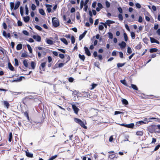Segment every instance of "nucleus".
<instances>
[{"mask_svg": "<svg viewBox=\"0 0 160 160\" xmlns=\"http://www.w3.org/2000/svg\"><path fill=\"white\" fill-rule=\"evenodd\" d=\"M14 61H15V66H18L19 65V63H18V60L15 58L14 59Z\"/></svg>", "mask_w": 160, "mask_h": 160, "instance_id": "obj_53", "label": "nucleus"}, {"mask_svg": "<svg viewBox=\"0 0 160 160\" xmlns=\"http://www.w3.org/2000/svg\"><path fill=\"white\" fill-rule=\"evenodd\" d=\"M131 36L133 39H134L135 38V33L133 32H132L131 33Z\"/></svg>", "mask_w": 160, "mask_h": 160, "instance_id": "obj_58", "label": "nucleus"}, {"mask_svg": "<svg viewBox=\"0 0 160 160\" xmlns=\"http://www.w3.org/2000/svg\"><path fill=\"white\" fill-rule=\"evenodd\" d=\"M120 82L121 83L124 84V85L128 86L127 83L126 82V81L125 79L123 80H121Z\"/></svg>", "mask_w": 160, "mask_h": 160, "instance_id": "obj_49", "label": "nucleus"}, {"mask_svg": "<svg viewBox=\"0 0 160 160\" xmlns=\"http://www.w3.org/2000/svg\"><path fill=\"white\" fill-rule=\"evenodd\" d=\"M35 28L38 30L41 31L42 28L40 26L36 25L35 26Z\"/></svg>", "mask_w": 160, "mask_h": 160, "instance_id": "obj_54", "label": "nucleus"}, {"mask_svg": "<svg viewBox=\"0 0 160 160\" xmlns=\"http://www.w3.org/2000/svg\"><path fill=\"white\" fill-rule=\"evenodd\" d=\"M39 13L42 15H44L45 13L44 10L42 9H39Z\"/></svg>", "mask_w": 160, "mask_h": 160, "instance_id": "obj_35", "label": "nucleus"}, {"mask_svg": "<svg viewBox=\"0 0 160 160\" xmlns=\"http://www.w3.org/2000/svg\"><path fill=\"white\" fill-rule=\"evenodd\" d=\"M74 120L76 122L79 124L81 127L85 129L87 128V127L85 125L83 122L80 119L75 118Z\"/></svg>", "mask_w": 160, "mask_h": 160, "instance_id": "obj_4", "label": "nucleus"}, {"mask_svg": "<svg viewBox=\"0 0 160 160\" xmlns=\"http://www.w3.org/2000/svg\"><path fill=\"white\" fill-rule=\"evenodd\" d=\"M84 48L85 51V54L88 56H90L91 55V54L88 48L86 47H84Z\"/></svg>", "mask_w": 160, "mask_h": 160, "instance_id": "obj_10", "label": "nucleus"}, {"mask_svg": "<svg viewBox=\"0 0 160 160\" xmlns=\"http://www.w3.org/2000/svg\"><path fill=\"white\" fill-rule=\"evenodd\" d=\"M118 18L119 20L120 21H122L123 19V16L121 13H119L118 15Z\"/></svg>", "mask_w": 160, "mask_h": 160, "instance_id": "obj_46", "label": "nucleus"}, {"mask_svg": "<svg viewBox=\"0 0 160 160\" xmlns=\"http://www.w3.org/2000/svg\"><path fill=\"white\" fill-rule=\"evenodd\" d=\"M118 12H120V13H122V9L121 7H119L118 8Z\"/></svg>", "mask_w": 160, "mask_h": 160, "instance_id": "obj_60", "label": "nucleus"}, {"mask_svg": "<svg viewBox=\"0 0 160 160\" xmlns=\"http://www.w3.org/2000/svg\"><path fill=\"white\" fill-rule=\"evenodd\" d=\"M98 85L97 84L93 83L92 85V87L90 88V90H92L94 89Z\"/></svg>", "mask_w": 160, "mask_h": 160, "instance_id": "obj_51", "label": "nucleus"}, {"mask_svg": "<svg viewBox=\"0 0 160 160\" xmlns=\"http://www.w3.org/2000/svg\"><path fill=\"white\" fill-rule=\"evenodd\" d=\"M24 116L26 117L28 120H29V116L28 112L27 111L24 112Z\"/></svg>", "mask_w": 160, "mask_h": 160, "instance_id": "obj_50", "label": "nucleus"}, {"mask_svg": "<svg viewBox=\"0 0 160 160\" xmlns=\"http://www.w3.org/2000/svg\"><path fill=\"white\" fill-rule=\"evenodd\" d=\"M36 8V7L35 5L34 4H32V6H31V8H32V10L34 11L35 9Z\"/></svg>", "mask_w": 160, "mask_h": 160, "instance_id": "obj_63", "label": "nucleus"}, {"mask_svg": "<svg viewBox=\"0 0 160 160\" xmlns=\"http://www.w3.org/2000/svg\"><path fill=\"white\" fill-rule=\"evenodd\" d=\"M136 134L138 136H142L143 134V132L142 131H138L136 132Z\"/></svg>", "mask_w": 160, "mask_h": 160, "instance_id": "obj_27", "label": "nucleus"}, {"mask_svg": "<svg viewBox=\"0 0 160 160\" xmlns=\"http://www.w3.org/2000/svg\"><path fill=\"white\" fill-rule=\"evenodd\" d=\"M65 56L67 57L66 60L65 61V60H63L62 62L63 63H59L58 65V66H57L58 65L57 64H56L55 65V67L56 68H61L64 66V64L67 63L70 60L71 58L70 57L69 55H66Z\"/></svg>", "mask_w": 160, "mask_h": 160, "instance_id": "obj_2", "label": "nucleus"}, {"mask_svg": "<svg viewBox=\"0 0 160 160\" xmlns=\"http://www.w3.org/2000/svg\"><path fill=\"white\" fill-rule=\"evenodd\" d=\"M28 60L26 59H24L23 61V64L26 68H28Z\"/></svg>", "mask_w": 160, "mask_h": 160, "instance_id": "obj_13", "label": "nucleus"}, {"mask_svg": "<svg viewBox=\"0 0 160 160\" xmlns=\"http://www.w3.org/2000/svg\"><path fill=\"white\" fill-rule=\"evenodd\" d=\"M72 107L74 112L76 114H77L79 110V108L75 105L73 104L72 105Z\"/></svg>", "mask_w": 160, "mask_h": 160, "instance_id": "obj_9", "label": "nucleus"}, {"mask_svg": "<svg viewBox=\"0 0 160 160\" xmlns=\"http://www.w3.org/2000/svg\"><path fill=\"white\" fill-rule=\"evenodd\" d=\"M122 104H123L127 105L128 104V101L125 99H122Z\"/></svg>", "mask_w": 160, "mask_h": 160, "instance_id": "obj_29", "label": "nucleus"}, {"mask_svg": "<svg viewBox=\"0 0 160 160\" xmlns=\"http://www.w3.org/2000/svg\"><path fill=\"white\" fill-rule=\"evenodd\" d=\"M59 58L61 59H63L65 57V55L63 54H59Z\"/></svg>", "mask_w": 160, "mask_h": 160, "instance_id": "obj_64", "label": "nucleus"}, {"mask_svg": "<svg viewBox=\"0 0 160 160\" xmlns=\"http://www.w3.org/2000/svg\"><path fill=\"white\" fill-rule=\"evenodd\" d=\"M79 58L83 61H84L85 60V57L84 55H82L80 54L78 55Z\"/></svg>", "mask_w": 160, "mask_h": 160, "instance_id": "obj_28", "label": "nucleus"}, {"mask_svg": "<svg viewBox=\"0 0 160 160\" xmlns=\"http://www.w3.org/2000/svg\"><path fill=\"white\" fill-rule=\"evenodd\" d=\"M107 25L110 26V24L114 23H115V22L113 21H111L110 20H108L107 21Z\"/></svg>", "mask_w": 160, "mask_h": 160, "instance_id": "obj_30", "label": "nucleus"}, {"mask_svg": "<svg viewBox=\"0 0 160 160\" xmlns=\"http://www.w3.org/2000/svg\"><path fill=\"white\" fill-rule=\"evenodd\" d=\"M98 7H97L96 8V10L98 12L100 11V10L101 9L103 8V7L102 5L100 2L98 3Z\"/></svg>", "mask_w": 160, "mask_h": 160, "instance_id": "obj_11", "label": "nucleus"}, {"mask_svg": "<svg viewBox=\"0 0 160 160\" xmlns=\"http://www.w3.org/2000/svg\"><path fill=\"white\" fill-rule=\"evenodd\" d=\"M126 45V43L124 41H122L121 43L119 44V45L122 48H124L125 47Z\"/></svg>", "mask_w": 160, "mask_h": 160, "instance_id": "obj_17", "label": "nucleus"}, {"mask_svg": "<svg viewBox=\"0 0 160 160\" xmlns=\"http://www.w3.org/2000/svg\"><path fill=\"white\" fill-rule=\"evenodd\" d=\"M12 138V132H10L9 133L8 141L10 142H11Z\"/></svg>", "mask_w": 160, "mask_h": 160, "instance_id": "obj_40", "label": "nucleus"}, {"mask_svg": "<svg viewBox=\"0 0 160 160\" xmlns=\"http://www.w3.org/2000/svg\"><path fill=\"white\" fill-rule=\"evenodd\" d=\"M142 124H144V122L142 121H139L136 122V125L138 126H139Z\"/></svg>", "mask_w": 160, "mask_h": 160, "instance_id": "obj_34", "label": "nucleus"}, {"mask_svg": "<svg viewBox=\"0 0 160 160\" xmlns=\"http://www.w3.org/2000/svg\"><path fill=\"white\" fill-rule=\"evenodd\" d=\"M31 99L29 98L26 97L22 100V103L25 105H27L31 103Z\"/></svg>", "mask_w": 160, "mask_h": 160, "instance_id": "obj_6", "label": "nucleus"}, {"mask_svg": "<svg viewBox=\"0 0 160 160\" xmlns=\"http://www.w3.org/2000/svg\"><path fill=\"white\" fill-rule=\"evenodd\" d=\"M20 5V2L19 1H18L15 4V6L14 7V9L15 10L17 9L19 7Z\"/></svg>", "mask_w": 160, "mask_h": 160, "instance_id": "obj_25", "label": "nucleus"}, {"mask_svg": "<svg viewBox=\"0 0 160 160\" xmlns=\"http://www.w3.org/2000/svg\"><path fill=\"white\" fill-rule=\"evenodd\" d=\"M72 94L73 95H78L79 94V92L78 91L74 90L72 91Z\"/></svg>", "mask_w": 160, "mask_h": 160, "instance_id": "obj_42", "label": "nucleus"}, {"mask_svg": "<svg viewBox=\"0 0 160 160\" xmlns=\"http://www.w3.org/2000/svg\"><path fill=\"white\" fill-rule=\"evenodd\" d=\"M131 87L132 88L135 90H138V88L135 85L131 84Z\"/></svg>", "mask_w": 160, "mask_h": 160, "instance_id": "obj_41", "label": "nucleus"}, {"mask_svg": "<svg viewBox=\"0 0 160 160\" xmlns=\"http://www.w3.org/2000/svg\"><path fill=\"white\" fill-rule=\"evenodd\" d=\"M36 63L34 61H32L31 62V66L32 67V68L33 69H34L35 68L36 66Z\"/></svg>", "mask_w": 160, "mask_h": 160, "instance_id": "obj_24", "label": "nucleus"}, {"mask_svg": "<svg viewBox=\"0 0 160 160\" xmlns=\"http://www.w3.org/2000/svg\"><path fill=\"white\" fill-rule=\"evenodd\" d=\"M25 13L27 15H28L29 13V10L28 9V7L27 4H26L25 5Z\"/></svg>", "mask_w": 160, "mask_h": 160, "instance_id": "obj_37", "label": "nucleus"}, {"mask_svg": "<svg viewBox=\"0 0 160 160\" xmlns=\"http://www.w3.org/2000/svg\"><path fill=\"white\" fill-rule=\"evenodd\" d=\"M58 156V155H56L54 156H52L48 160H53L54 159H55Z\"/></svg>", "mask_w": 160, "mask_h": 160, "instance_id": "obj_57", "label": "nucleus"}, {"mask_svg": "<svg viewBox=\"0 0 160 160\" xmlns=\"http://www.w3.org/2000/svg\"><path fill=\"white\" fill-rule=\"evenodd\" d=\"M23 18L24 21L26 23L28 22L30 20V18L28 16L24 17Z\"/></svg>", "mask_w": 160, "mask_h": 160, "instance_id": "obj_21", "label": "nucleus"}, {"mask_svg": "<svg viewBox=\"0 0 160 160\" xmlns=\"http://www.w3.org/2000/svg\"><path fill=\"white\" fill-rule=\"evenodd\" d=\"M36 50L38 49L39 50H42L41 53L40 52H38V57L40 59L41 57V54H42L43 56H44L46 55V52L45 50V48L42 47H37L35 48ZM36 52H37V50L36 51Z\"/></svg>", "mask_w": 160, "mask_h": 160, "instance_id": "obj_1", "label": "nucleus"}, {"mask_svg": "<svg viewBox=\"0 0 160 160\" xmlns=\"http://www.w3.org/2000/svg\"><path fill=\"white\" fill-rule=\"evenodd\" d=\"M14 3L13 2H11L10 3V8L11 10L14 9Z\"/></svg>", "mask_w": 160, "mask_h": 160, "instance_id": "obj_52", "label": "nucleus"}, {"mask_svg": "<svg viewBox=\"0 0 160 160\" xmlns=\"http://www.w3.org/2000/svg\"><path fill=\"white\" fill-rule=\"evenodd\" d=\"M143 121L144 122V124H148L149 122H152V119H150V118H144Z\"/></svg>", "mask_w": 160, "mask_h": 160, "instance_id": "obj_18", "label": "nucleus"}, {"mask_svg": "<svg viewBox=\"0 0 160 160\" xmlns=\"http://www.w3.org/2000/svg\"><path fill=\"white\" fill-rule=\"evenodd\" d=\"M47 43L50 45H52L53 44V42L52 40L48 39L46 40Z\"/></svg>", "mask_w": 160, "mask_h": 160, "instance_id": "obj_38", "label": "nucleus"}, {"mask_svg": "<svg viewBox=\"0 0 160 160\" xmlns=\"http://www.w3.org/2000/svg\"><path fill=\"white\" fill-rule=\"evenodd\" d=\"M27 48L28 49V50L30 52V53H32V48L30 46L29 44H28L27 45Z\"/></svg>", "mask_w": 160, "mask_h": 160, "instance_id": "obj_48", "label": "nucleus"}, {"mask_svg": "<svg viewBox=\"0 0 160 160\" xmlns=\"http://www.w3.org/2000/svg\"><path fill=\"white\" fill-rule=\"evenodd\" d=\"M46 62H43L39 66V69L40 70L44 71L45 70V68L46 66Z\"/></svg>", "mask_w": 160, "mask_h": 160, "instance_id": "obj_7", "label": "nucleus"}, {"mask_svg": "<svg viewBox=\"0 0 160 160\" xmlns=\"http://www.w3.org/2000/svg\"><path fill=\"white\" fill-rule=\"evenodd\" d=\"M3 103L4 107H6L7 108H8L10 106V104L7 101H4Z\"/></svg>", "mask_w": 160, "mask_h": 160, "instance_id": "obj_23", "label": "nucleus"}, {"mask_svg": "<svg viewBox=\"0 0 160 160\" xmlns=\"http://www.w3.org/2000/svg\"><path fill=\"white\" fill-rule=\"evenodd\" d=\"M123 36L125 41L127 42L128 40V37L126 33L125 32L123 33Z\"/></svg>", "mask_w": 160, "mask_h": 160, "instance_id": "obj_44", "label": "nucleus"}, {"mask_svg": "<svg viewBox=\"0 0 160 160\" xmlns=\"http://www.w3.org/2000/svg\"><path fill=\"white\" fill-rule=\"evenodd\" d=\"M22 48V45L21 44H18L16 47L17 50H21Z\"/></svg>", "mask_w": 160, "mask_h": 160, "instance_id": "obj_32", "label": "nucleus"}, {"mask_svg": "<svg viewBox=\"0 0 160 160\" xmlns=\"http://www.w3.org/2000/svg\"><path fill=\"white\" fill-rule=\"evenodd\" d=\"M46 7L47 8V10L48 13H50L51 12L52 9L50 8L52 6L50 4H46Z\"/></svg>", "mask_w": 160, "mask_h": 160, "instance_id": "obj_14", "label": "nucleus"}, {"mask_svg": "<svg viewBox=\"0 0 160 160\" xmlns=\"http://www.w3.org/2000/svg\"><path fill=\"white\" fill-rule=\"evenodd\" d=\"M26 156L29 158H32L33 157V154L32 153H30L29 152L27 151H26Z\"/></svg>", "mask_w": 160, "mask_h": 160, "instance_id": "obj_16", "label": "nucleus"}, {"mask_svg": "<svg viewBox=\"0 0 160 160\" xmlns=\"http://www.w3.org/2000/svg\"><path fill=\"white\" fill-rule=\"evenodd\" d=\"M148 131L151 133H152L157 132V127L155 125H152L149 126L148 128Z\"/></svg>", "mask_w": 160, "mask_h": 160, "instance_id": "obj_3", "label": "nucleus"}, {"mask_svg": "<svg viewBox=\"0 0 160 160\" xmlns=\"http://www.w3.org/2000/svg\"><path fill=\"white\" fill-rule=\"evenodd\" d=\"M150 119L155 120V121L158 122H160V119L158 118H150Z\"/></svg>", "mask_w": 160, "mask_h": 160, "instance_id": "obj_47", "label": "nucleus"}, {"mask_svg": "<svg viewBox=\"0 0 160 160\" xmlns=\"http://www.w3.org/2000/svg\"><path fill=\"white\" fill-rule=\"evenodd\" d=\"M125 62H124L123 63H118L117 64V67H118V68L122 67L124 66L125 65Z\"/></svg>", "mask_w": 160, "mask_h": 160, "instance_id": "obj_33", "label": "nucleus"}, {"mask_svg": "<svg viewBox=\"0 0 160 160\" xmlns=\"http://www.w3.org/2000/svg\"><path fill=\"white\" fill-rule=\"evenodd\" d=\"M149 41L148 38H145L143 39V41L144 42L146 43L147 44L148 43V41Z\"/></svg>", "mask_w": 160, "mask_h": 160, "instance_id": "obj_56", "label": "nucleus"}, {"mask_svg": "<svg viewBox=\"0 0 160 160\" xmlns=\"http://www.w3.org/2000/svg\"><path fill=\"white\" fill-rule=\"evenodd\" d=\"M150 40L151 42L152 43H156L157 44H159V42L157 40L155 39L154 38H152V37H150Z\"/></svg>", "mask_w": 160, "mask_h": 160, "instance_id": "obj_12", "label": "nucleus"}, {"mask_svg": "<svg viewBox=\"0 0 160 160\" xmlns=\"http://www.w3.org/2000/svg\"><path fill=\"white\" fill-rule=\"evenodd\" d=\"M8 68L11 71H13L14 70V68L10 62L8 63Z\"/></svg>", "mask_w": 160, "mask_h": 160, "instance_id": "obj_22", "label": "nucleus"}, {"mask_svg": "<svg viewBox=\"0 0 160 160\" xmlns=\"http://www.w3.org/2000/svg\"><path fill=\"white\" fill-rule=\"evenodd\" d=\"M134 126V124L133 123H131L129 124H126V127L131 128H133Z\"/></svg>", "mask_w": 160, "mask_h": 160, "instance_id": "obj_19", "label": "nucleus"}, {"mask_svg": "<svg viewBox=\"0 0 160 160\" xmlns=\"http://www.w3.org/2000/svg\"><path fill=\"white\" fill-rule=\"evenodd\" d=\"M105 4L107 8H108L110 6V3L108 1H106L105 2Z\"/></svg>", "mask_w": 160, "mask_h": 160, "instance_id": "obj_62", "label": "nucleus"}, {"mask_svg": "<svg viewBox=\"0 0 160 160\" xmlns=\"http://www.w3.org/2000/svg\"><path fill=\"white\" fill-rule=\"evenodd\" d=\"M48 62H52V59L51 57L50 56H48Z\"/></svg>", "mask_w": 160, "mask_h": 160, "instance_id": "obj_55", "label": "nucleus"}, {"mask_svg": "<svg viewBox=\"0 0 160 160\" xmlns=\"http://www.w3.org/2000/svg\"><path fill=\"white\" fill-rule=\"evenodd\" d=\"M20 11L21 15L22 16L23 14V8L22 7H20Z\"/></svg>", "mask_w": 160, "mask_h": 160, "instance_id": "obj_45", "label": "nucleus"}, {"mask_svg": "<svg viewBox=\"0 0 160 160\" xmlns=\"http://www.w3.org/2000/svg\"><path fill=\"white\" fill-rule=\"evenodd\" d=\"M158 49L156 48H152L150 49L149 52L150 53H153L157 52Z\"/></svg>", "mask_w": 160, "mask_h": 160, "instance_id": "obj_31", "label": "nucleus"}, {"mask_svg": "<svg viewBox=\"0 0 160 160\" xmlns=\"http://www.w3.org/2000/svg\"><path fill=\"white\" fill-rule=\"evenodd\" d=\"M71 42L72 43L74 44L75 42V39L73 36H72L71 37Z\"/></svg>", "mask_w": 160, "mask_h": 160, "instance_id": "obj_59", "label": "nucleus"}, {"mask_svg": "<svg viewBox=\"0 0 160 160\" xmlns=\"http://www.w3.org/2000/svg\"><path fill=\"white\" fill-rule=\"evenodd\" d=\"M32 38L33 39H35L37 42H40L41 41V37L40 36H39L38 35H34L33 36Z\"/></svg>", "mask_w": 160, "mask_h": 160, "instance_id": "obj_8", "label": "nucleus"}, {"mask_svg": "<svg viewBox=\"0 0 160 160\" xmlns=\"http://www.w3.org/2000/svg\"><path fill=\"white\" fill-rule=\"evenodd\" d=\"M115 158V155L114 154H110L108 155V158L110 159H112Z\"/></svg>", "mask_w": 160, "mask_h": 160, "instance_id": "obj_39", "label": "nucleus"}, {"mask_svg": "<svg viewBox=\"0 0 160 160\" xmlns=\"http://www.w3.org/2000/svg\"><path fill=\"white\" fill-rule=\"evenodd\" d=\"M84 5V2L83 0H81L80 2V8L81 9Z\"/></svg>", "mask_w": 160, "mask_h": 160, "instance_id": "obj_43", "label": "nucleus"}, {"mask_svg": "<svg viewBox=\"0 0 160 160\" xmlns=\"http://www.w3.org/2000/svg\"><path fill=\"white\" fill-rule=\"evenodd\" d=\"M127 52L129 54H131L132 52V51L131 48L130 47H128V50H127Z\"/></svg>", "mask_w": 160, "mask_h": 160, "instance_id": "obj_61", "label": "nucleus"}, {"mask_svg": "<svg viewBox=\"0 0 160 160\" xmlns=\"http://www.w3.org/2000/svg\"><path fill=\"white\" fill-rule=\"evenodd\" d=\"M82 96L83 97L88 98L89 96H90V95L88 92H84L82 93Z\"/></svg>", "mask_w": 160, "mask_h": 160, "instance_id": "obj_20", "label": "nucleus"}, {"mask_svg": "<svg viewBox=\"0 0 160 160\" xmlns=\"http://www.w3.org/2000/svg\"><path fill=\"white\" fill-rule=\"evenodd\" d=\"M141 95L142 98L144 99H149L151 96H153L152 95H145L144 94H142Z\"/></svg>", "mask_w": 160, "mask_h": 160, "instance_id": "obj_15", "label": "nucleus"}, {"mask_svg": "<svg viewBox=\"0 0 160 160\" xmlns=\"http://www.w3.org/2000/svg\"><path fill=\"white\" fill-rule=\"evenodd\" d=\"M52 25L54 27H57L59 26V21L56 18H52Z\"/></svg>", "mask_w": 160, "mask_h": 160, "instance_id": "obj_5", "label": "nucleus"}, {"mask_svg": "<svg viewBox=\"0 0 160 160\" xmlns=\"http://www.w3.org/2000/svg\"><path fill=\"white\" fill-rule=\"evenodd\" d=\"M60 40L63 43H64L65 44L67 45L68 44V42L66 39L64 38H60Z\"/></svg>", "mask_w": 160, "mask_h": 160, "instance_id": "obj_26", "label": "nucleus"}, {"mask_svg": "<svg viewBox=\"0 0 160 160\" xmlns=\"http://www.w3.org/2000/svg\"><path fill=\"white\" fill-rule=\"evenodd\" d=\"M142 45L140 43L138 44L135 47V49L138 50H140L142 48Z\"/></svg>", "mask_w": 160, "mask_h": 160, "instance_id": "obj_36", "label": "nucleus"}]
</instances>
